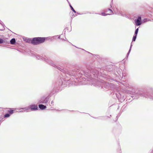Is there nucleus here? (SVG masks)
<instances>
[{"mask_svg":"<svg viewBox=\"0 0 153 153\" xmlns=\"http://www.w3.org/2000/svg\"><path fill=\"white\" fill-rule=\"evenodd\" d=\"M29 107L32 111H36L38 110L37 106L35 104L30 105L29 106Z\"/></svg>","mask_w":153,"mask_h":153,"instance_id":"nucleus-8","label":"nucleus"},{"mask_svg":"<svg viewBox=\"0 0 153 153\" xmlns=\"http://www.w3.org/2000/svg\"><path fill=\"white\" fill-rule=\"evenodd\" d=\"M32 40L31 39H24V40L26 42H27V43H30V42L31 43V41Z\"/></svg>","mask_w":153,"mask_h":153,"instance_id":"nucleus-16","label":"nucleus"},{"mask_svg":"<svg viewBox=\"0 0 153 153\" xmlns=\"http://www.w3.org/2000/svg\"><path fill=\"white\" fill-rule=\"evenodd\" d=\"M45 40L44 37H36L33 38L31 41V44L34 45H37L44 43Z\"/></svg>","mask_w":153,"mask_h":153,"instance_id":"nucleus-3","label":"nucleus"},{"mask_svg":"<svg viewBox=\"0 0 153 153\" xmlns=\"http://www.w3.org/2000/svg\"><path fill=\"white\" fill-rule=\"evenodd\" d=\"M104 117V119H107L108 117H108V116H105V117Z\"/></svg>","mask_w":153,"mask_h":153,"instance_id":"nucleus-31","label":"nucleus"},{"mask_svg":"<svg viewBox=\"0 0 153 153\" xmlns=\"http://www.w3.org/2000/svg\"><path fill=\"white\" fill-rule=\"evenodd\" d=\"M86 80H87V81L88 80V79H85V80L86 81Z\"/></svg>","mask_w":153,"mask_h":153,"instance_id":"nucleus-35","label":"nucleus"},{"mask_svg":"<svg viewBox=\"0 0 153 153\" xmlns=\"http://www.w3.org/2000/svg\"><path fill=\"white\" fill-rule=\"evenodd\" d=\"M152 153H153V152H152Z\"/></svg>","mask_w":153,"mask_h":153,"instance_id":"nucleus-41","label":"nucleus"},{"mask_svg":"<svg viewBox=\"0 0 153 153\" xmlns=\"http://www.w3.org/2000/svg\"><path fill=\"white\" fill-rule=\"evenodd\" d=\"M149 19H145L144 20H143V22H147V21H149Z\"/></svg>","mask_w":153,"mask_h":153,"instance_id":"nucleus-27","label":"nucleus"},{"mask_svg":"<svg viewBox=\"0 0 153 153\" xmlns=\"http://www.w3.org/2000/svg\"><path fill=\"white\" fill-rule=\"evenodd\" d=\"M115 14L119 15H121L122 16H124V15L120 11H117V12H115Z\"/></svg>","mask_w":153,"mask_h":153,"instance_id":"nucleus-19","label":"nucleus"},{"mask_svg":"<svg viewBox=\"0 0 153 153\" xmlns=\"http://www.w3.org/2000/svg\"><path fill=\"white\" fill-rule=\"evenodd\" d=\"M54 103V102L53 101H52L51 102V104H53V103Z\"/></svg>","mask_w":153,"mask_h":153,"instance_id":"nucleus-32","label":"nucleus"},{"mask_svg":"<svg viewBox=\"0 0 153 153\" xmlns=\"http://www.w3.org/2000/svg\"><path fill=\"white\" fill-rule=\"evenodd\" d=\"M0 24H1L2 26L4 25L3 22L1 21L0 22Z\"/></svg>","mask_w":153,"mask_h":153,"instance_id":"nucleus-30","label":"nucleus"},{"mask_svg":"<svg viewBox=\"0 0 153 153\" xmlns=\"http://www.w3.org/2000/svg\"><path fill=\"white\" fill-rule=\"evenodd\" d=\"M36 59H39L41 58L40 56L38 55H36Z\"/></svg>","mask_w":153,"mask_h":153,"instance_id":"nucleus-26","label":"nucleus"},{"mask_svg":"<svg viewBox=\"0 0 153 153\" xmlns=\"http://www.w3.org/2000/svg\"><path fill=\"white\" fill-rule=\"evenodd\" d=\"M2 26H3L2 28L1 29H0V30H1V31H3L5 30V28L4 27V26L3 25Z\"/></svg>","mask_w":153,"mask_h":153,"instance_id":"nucleus-28","label":"nucleus"},{"mask_svg":"<svg viewBox=\"0 0 153 153\" xmlns=\"http://www.w3.org/2000/svg\"><path fill=\"white\" fill-rule=\"evenodd\" d=\"M29 108V107H28L22 108V110H24L23 111H25L28 110Z\"/></svg>","mask_w":153,"mask_h":153,"instance_id":"nucleus-23","label":"nucleus"},{"mask_svg":"<svg viewBox=\"0 0 153 153\" xmlns=\"http://www.w3.org/2000/svg\"><path fill=\"white\" fill-rule=\"evenodd\" d=\"M108 11H110V12L109 13H105L104 12H102L101 13V15H102V16H105L108 15H110L112 14H113L114 13L112 10L108 8L107 9L106 12H108Z\"/></svg>","mask_w":153,"mask_h":153,"instance_id":"nucleus-7","label":"nucleus"},{"mask_svg":"<svg viewBox=\"0 0 153 153\" xmlns=\"http://www.w3.org/2000/svg\"><path fill=\"white\" fill-rule=\"evenodd\" d=\"M44 60L50 65L56 68L60 71L61 74L60 79L59 80V85H64L65 86L68 85L69 86L71 85H76L75 82L76 81L72 80L70 78L71 76H74L77 79L78 78H81L83 76H85L88 78H93V77H98V76L100 75L101 72H100L96 69H93L91 72L86 69V71L83 68L77 69L75 68L72 70L70 72L66 71L55 64L51 60L47 58H43Z\"/></svg>","mask_w":153,"mask_h":153,"instance_id":"nucleus-1","label":"nucleus"},{"mask_svg":"<svg viewBox=\"0 0 153 153\" xmlns=\"http://www.w3.org/2000/svg\"><path fill=\"white\" fill-rule=\"evenodd\" d=\"M10 43L11 45H14L16 42V39L15 38L12 39L10 41Z\"/></svg>","mask_w":153,"mask_h":153,"instance_id":"nucleus-13","label":"nucleus"},{"mask_svg":"<svg viewBox=\"0 0 153 153\" xmlns=\"http://www.w3.org/2000/svg\"><path fill=\"white\" fill-rule=\"evenodd\" d=\"M117 97V98L119 100V99L120 98L118 97L117 95H116Z\"/></svg>","mask_w":153,"mask_h":153,"instance_id":"nucleus-34","label":"nucleus"},{"mask_svg":"<svg viewBox=\"0 0 153 153\" xmlns=\"http://www.w3.org/2000/svg\"><path fill=\"white\" fill-rule=\"evenodd\" d=\"M69 6H70V7L71 8V10H72V11L73 12H74V13H77V14H78L79 15L81 14L77 12H76V11L74 10V9L73 7L71 5V4H69Z\"/></svg>","mask_w":153,"mask_h":153,"instance_id":"nucleus-14","label":"nucleus"},{"mask_svg":"<svg viewBox=\"0 0 153 153\" xmlns=\"http://www.w3.org/2000/svg\"><path fill=\"white\" fill-rule=\"evenodd\" d=\"M112 68H113L112 65H108L106 67V71L109 72L111 71V69Z\"/></svg>","mask_w":153,"mask_h":153,"instance_id":"nucleus-12","label":"nucleus"},{"mask_svg":"<svg viewBox=\"0 0 153 153\" xmlns=\"http://www.w3.org/2000/svg\"><path fill=\"white\" fill-rule=\"evenodd\" d=\"M15 109H16V112H23V111L22 110V108H15Z\"/></svg>","mask_w":153,"mask_h":153,"instance_id":"nucleus-15","label":"nucleus"},{"mask_svg":"<svg viewBox=\"0 0 153 153\" xmlns=\"http://www.w3.org/2000/svg\"><path fill=\"white\" fill-rule=\"evenodd\" d=\"M97 85H99V87L100 86L103 88H108L110 86V85L109 83L105 82L103 81H97Z\"/></svg>","mask_w":153,"mask_h":153,"instance_id":"nucleus-5","label":"nucleus"},{"mask_svg":"<svg viewBox=\"0 0 153 153\" xmlns=\"http://www.w3.org/2000/svg\"><path fill=\"white\" fill-rule=\"evenodd\" d=\"M0 122H1V120H0Z\"/></svg>","mask_w":153,"mask_h":153,"instance_id":"nucleus-39","label":"nucleus"},{"mask_svg":"<svg viewBox=\"0 0 153 153\" xmlns=\"http://www.w3.org/2000/svg\"><path fill=\"white\" fill-rule=\"evenodd\" d=\"M38 106L40 109L42 110H44L47 108L46 105L42 104H39Z\"/></svg>","mask_w":153,"mask_h":153,"instance_id":"nucleus-10","label":"nucleus"},{"mask_svg":"<svg viewBox=\"0 0 153 153\" xmlns=\"http://www.w3.org/2000/svg\"><path fill=\"white\" fill-rule=\"evenodd\" d=\"M138 30H139V28H137L135 30L134 34L137 35V34L138 33Z\"/></svg>","mask_w":153,"mask_h":153,"instance_id":"nucleus-25","label":"nucleus"},{"mask_svg":"<svg viewBox=\"0 0 153 153\" xmlns=\"http://www.w3.org/2000/svg\"><path fill=\"white\" fill-rule=\"evenodd\" d=\"M134 22L135 25L137 26L140 25L142 24L141 18L140 16H138L136 20H135Z\"/></svg>","mask_w":153,"mask_h":153,"instance_id":"nucleus-6","label":"nucleus"},{"mask_svg":"<svg viewBox=\"0 0 153 153\" xmlns=\"http://www.w3.org/2000/svg\"><path fill=\"white\" fill-rule=\"evenodd\" d=\"M58 36V35H56V36H52V37L53 38V39H56V37Z\"/></svg>","mask_w":153,"mask_h":153,"instance_id":"nucleus-29","label":"nucleus"},{"mask_svg":"<svg viewBox=\"0 0 153 153\" xmlns=\"http://www.w3.org/2000/svg\"><path fill=\"white\" fill-rule=\"evenodd\" d=\"M10 114L9 113H6L4 115V118H7L9 117L10 116Z\"/></svg>","mask_w":153,"mask_h":153,"instance_id":"nucleus-22","label":"nucleus"},{"mask_svg":"<svg viewBox=\"0 0 153 153\" xmlns=\"http://www.w3.org/2000/svg\"><path fill=\"white\" fill-rule=\"evenodd\" d=\"M4 43H6V41L5 40H4L3 39L0 38V44H2Z\"/></svg>","mask_w":153,"mask_h":153,"instance_id":"nucleus-20","label":"nucleus"},{"mask_svg":"<svg viewBox=\"0 0 153 153\" xmlns=\"http://www.w3.org/2000/svg\"><path fill=\"white\" fill-rule=\"evenodd\" d=\"M111 7H112V6H111Z\"/></svg>","mask_w":153,"mask_h":153,"instance_id":"nucleus-37","label":"nucleus"},{"mask_svg":"<svg viewBox=\"0 0 153 153\" xmlns=\"http://www.w3.org/2000/svg\"><path fill=\"white\" fill-rule=\"evenodd\" d=\"M45 40H49L50 41H52L53 40L52 37L50 36L48 37H45Z\"/></svg>","mask_w":153,"mask_h":153,"instance_id":"nucleus-21","label":"nucleus"},{"mask_svg":"<svg viewBox=\"0 0 153 153\" xmlns=\"http://www.w3.org/2000/svg\"><path fill=\"white\" fill-rule=\"evenodd\" d=\"M75 47H76V48H77V47H76V46H75Z\"/></svg>","mask_w":153,"mask_h":153,"instance_id":"nucleus-38","label":"nucleus"},{"mask_svg":"<svg viewBox=\"0 0 153 153\" xmlns=\"http://www.w3.org/2000/svg\"><path fill=\"white\" fill-rule=\"evenodd\" d=\"M130 94L135 96V97L137 98L140 97H144L146 98L148 97L150 99L153 100V92L147 94L146 93L138 90H135L132 89L130 91Z\"/></svg>","mask_w":153,"mask_h":153,"instance_id":"nucleus-2","label":"nucleus"},{"mask_svg":"<svg viewBox=\"0 0 153 153\" xmlns=\"http://www.w3.org/2000/svg\"><path fill=\"white\" fill-rule=\"evenodd\" d=\"M96 118V119H98V117H97V118ZM99 119H100V118H99Z\"/></svg>","mask_w":153,"mask_h":153,"instance_id":"nucleus-36","label":"nucleus"},{"mask_svg":"<svg viewBox=\"0 0 153 153\" xmlns=\"http://www.w3.org/2000/svg\"><path fill=\"white\" fill-rule=\"evenodd\" d=\"M137 35L134 34L132 39V41H135L137 38Z\"/></svg>","mask_w":153,"mask_h":153,"instance_id":"nucleus-24","label":"nucleus"},{"mask_svg":"<svg viewBox=\"0 0 153 153\" xmlns=\"http://www.w3.org/2000/svg\"><path fill=\"white\" fill-rule=\"evenodd\" d=\"M51 93H50L48 96L45 95L42 97L39 100V103L46 105L49 102Z\"/></svg>","mask_w":153,"mask_h":153,"instance_id":"nucleus-4","label":"nucleus"},{"mask_svg":"<svg viewBox=\"0 0 153 153\" xmlns=\"http://www.w3.org/2000/svg\"><path fill=\"white\" fill-rule=\"evenodd\" d=\"M67 0L68 1V0Z\"/></svg>","mask_w":153,"mask_h":153,"instance_id":"nucleus-40","label":"nucleus"},{"mask_svg":"<svg viewBox=\"0 0 153 153\" xmlns=\"http://www.w3.org/2000/svg\"><path fill=\"white\" fill-rule=\"evenodd\" d=\"M114 69H116L117 73L119 75L121 74V73L122 72V70L119 68H117V67H114Z\"/></svg>","mask_w":153,"mask_h":153,"instance_id":"nucleus-9","label":"nucleus"},{"mask_svg":"<svg viewBox=\"0 0 153 153\" xmlns=\"http://www.w3.org/2000/svg\"><path fill=\"white\" fill-rule=\"evenodd\" d=\"M8 112L9 114H10V115L13 114L14 112H16V109L15 108H10V110L8 111Z\"/></svg>","mask_w":153,"mask_h":153,"instance_id":"nucleus-11","label":"nucleus"},{"mask_svg":"<svg viewBox=\"0 0 153 153\" xmlns=\"http://www.w3.org/2000/svg\"><path fill=\"white\" fill-rule=\"evenodd\" d=\"M58 38L59 39H60V35H58Z\"/></svg>","mask_w":153,"mask_h":153,"instance_id":"nucleus-33","label":"nucleus"},{"mask_svg":"<svg viewBox=\"0 0 153 153\" xmlns=\"http://www.w3.org/2000/svg\"><path fill=\"white\" fill-rule=\"evenodd\" d=\"M132 45L131 44V45H130V49L128 51V52L127 54V55H126V57L127 58H128L130 53V52H131V48H132Z\"/></svg>","mask_w":153,"mask_h":153,"instance_id":"nucleus-17","label":"nucleus"},{"mask_svg":"<svg viewBox=\"0 0 153 153\" xmlns=\"http://www.w3.org/2000/svg\"><path fill=\"white\" fill-rule=\"evenodd\" d=\"M132 45L131 44V45H130V49L128 51V52L127 54V55H126V57L127 58H128L130 53V52H131V48H132Z\"/></svg>","mask_w":153,"mask_h":153,"instance_id":"nucleus-18","label":"nucleus"}]
</instances>
